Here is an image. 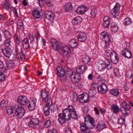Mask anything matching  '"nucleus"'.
<instances>
[{"mask_svg": "<svg viewBox=\"0 0 133 133\" xmlns=\"http://www.w3.org/2000/svg\"><path fill=\"white\" fill-rule=\"evenodd\" d=\"M45 17L46 20L45 19L46 22L47 20L51 21L53 20L55 16V14L52 11H47L45 12Z\"/></svg>", "mask_w": 133, "mask_h": 133, "instance_id": "8", "label": "nucleus"}, {"mask_svg": "<svg viewBox=\"0 0 133 133\" xmlns=\"http://www.w3.org/2000/svg\"><path fill=\"white\" fill-rule=\"evenodd\" d=\"M126 48H125L122 51V55L125 58H131V54Z\"/></svg>", "mask_w": 133, "mask_h": 133, "instance_id": "19", "label": "nucleus"}, {"mask_svg": "<svg viewBox=\"0 0 133 133\" xmlns=\"http://www.w3.org/2000/svg\"><path fill=\"white\" fill-rule=\"evenodd\" d=\"M94 119L92 118H89V117H86L85 119V122H86L87 123H89L91 126V128H93L95 127L94 124Z\"/></svg>", "mask_w": 133, "mask_h": 133, "instance_id": "22", "label": "nucleus"}, {"mask_svg": "<svg viewBox=\"0 0 133 133\" xmlns=\"http://www.w3.org/2000/svg\"><path fill=\"white\" fill-rule=\"evenodd\" d=\"M15 64L12 61H7L6 62V66L8 69H11L15 66Z\"/></svg>", "mask_w": 133, "mask_h": 133, "instance_id": "27", "label": "nucleus"}, {"mask_svg": "<svg viewBox=\"0 0 133 133\" xmlns=\"http://www.w3.org/2000/svg\"><path fill=\"white\" fill-rule=\"evenodd\" d=\"M51 122L49 120H46L44 122V125L43 126V128H48L51 125Z\"/></svg>", "mask_w": 133, "mask_h": 133, "instance_id": "48", "label": "nucleus"}, {"mask_svg": "<svg viewBox=\"0 0 133 133\" xmlns=\"http://www.w3.org/2000/svg\"><path fill=\"white\" fill-rule=\"evenodd\" d=\"M39 120L36 118H32L28 123V125L31 127H33L35 126L38 125L39 123Z\"/></svg>", "mask_w": 133, "mask_h": 133, "instance_id": "14", "label": "nucleus"}, {"mask_svg": "<svg viewBox=\"0 0 133 133\" xmlns=\"http://www.w3.org/2000/svg\"><path fill=\"white\" fill-rule=\"evenodd\" d=\"M45 1L48 6L52 7L53 5L50 0H45Z\"/></svg>", "mask_w": 133, "mask_h": 133, "instance_id": "58", "label": "nucleus"}, {"mask_svg": "<svg viewBox=\"0 0 133 133\" xmlns=\"http://www.w3.org/2000/svg\"><path fill=\"white\" fill-rule=\"evenodd\" d=\"M131 23V21L129 18H128L124 19V23L125 25L130 24Z\"/></svg>", "mask_w": 133, "mask_h": 133, "instance_id": "51", "label": "nucleus"}, {"mask_svg": "<svg viewBox=\"0 0 133 133\" xmlns=\"http://www.w3.org/2000/svg\"><path fill=\"white\" fill-rule=\"evenodd\" d=\"M77 115L72 106H69L68 108L63 110L62 113L59 114V122L61 124L64 123L65 121L70 120L71 117L76 119Z\"/></svg>", "mask_w": 133, "mask_h": 133, "instance_id": "1", "label": "nucleus"}, {"mask_svg": "<svg viewBox=\"0 0 133 133\" xmlns=\"http://www.w3.org/2000/svg\"><path fill=\"white\" fill-rule=\"evenodd\" d=\"M23 46L25 49H28L30 47L29 42V40L27 38H25L23 41Z\"/></svg>", "mask_w": 133, "mask_h": 133, "instance_id": "23", "label": "nucleus"}, {"mask_svg": "<svg viewBox=\"0 0 133 133\" xmlns=\"http://www.w3.org/2000/svg\"><path fill=\"white\" fill-rule=\"evenodd\" d=\"M103 62L106 65V67L108 69L110 70L112 68V64L111 63H110V62L108 59H106L104 62Z\"/></svg>", "mask_w": 133, "mask_h": 133, "instance_id": "36", "label": "nucleus"}, {"mask_svg": "<svg viewBox=\"0 0 133 133\" xmlns=\"http://www.w3.org/2000/svg\"><path fill=\"white\" fill-rule=\"evenodd\" d=\"M38 2L39 5L41 7L44 5V2L43 0H38Z\"/></svg>", "mask_w": 133, "mask_h": 133, "instance_id": "60", "label": "nucleus"}, {"mask_svg": "<svg viewBox=\"0 0 133 133\" xmlns=\"http://www.w3.org/2000/svg\"><path fill=\"white\" fill-rule=\"evenodd\" d=\"M117 54H115V55H114L110 58L112 62L114 64H116L118 63L119 58L117 56Z\"/></svg>", "mask_w": 133, "mask_h": 133, "instance_id": "29", "label": "nucleus"}, {"mask_svg": "<svg viewBox=\"0 0 133 133\" xmlns=\"http://www.w3.org/2000/svg\"><path fill=\"white\" fill-rule=\"evenodd\" d=\"M111 109L112 110V112L116 114L117 113L119 110L118 107L115 105H112L111 106Z\"/></svg>", "mask_w": 133, "mask_h": 133, "instance_id": "42", "label": "nucleus"}, {"mask_svg": "<svg viewBox=\"0 0 133 133\" xmlns=\"http://www.w3.org/2000/svg\"><path fill=\"white\" fill-rule=\"evenodd\" d=\"M101 39H104L105 45L103 47L106 49L105 50L107 56L110 57V58L114 55H115V54L117 53L116 52L113 51H111L110 49H107L111 42L109 34L105 32H103L101 33Z\"/></svg>", "mask_w": 133, "mask_h": 133, "instance_id": "2", "label": "nucleus"}, {"mask_svg": "<svg viewBox=\"0 0 133 133\" xmlns=\"http://www.w3.org/2000/svg\"><path fill=\"white\" fill-rule=\"evenodd\" d=\"M71 98L74 102L77 101L78 97L76 93H74L72 94L70 97Z\"/></svg>", "mask_w": 133, "mask_h": 133, "instance_id": "46", "label": "nucleus"}, {"mask_svg": "<svg viewBox=\"0 0 133 133\" xmlns=\"http://www.w3.org/2000/svg\"><path fill=\"white\" fill-rule=\"evenodd\" d=\"M15 109V116L17 118H21L24 115L25 111L23 108L18 106Z\"/></svg>", "mask_w": 133, "mask_h": 133, "instance_id": "4", "label": "nucleus"}, {"mask_svg": "<svg viewBox=\"0 0 133 133\" xmlns=\"http://www.w3.org/2000/svg\"><path fill=\"white\" fill-rule=\"evenodd\" d=\"M96 94V91L94 89H90L89 91V97H94Z\"/></svg>", "mask_w": 133, "mask_h": 133, "instance_id": "49", "label": "nucleus"}, {"mask_svg": "<svg viewBox=\"0 0 133 133\" xmlns=\"http://www.w3.org/2000/svg\"><path fill=\"white\" fill-rule=\"evenodd\" d=\"M70 78L71 81L74 83H78L81 79V75L76 72L71 75Z\"/></svg>", "mask_w": 133, "mask_h": 133, "instance_id": "6", "label": "nucleus"}, {"mask_svg": "<svg viewBox=\"0 0 133 133\" xmlns=\"http://www.w3.org/2000/svg\"><path fill=\"white\" fill-rule=\"evenodd\" d=\"M65 74L67 75V76H70L74 74L72 71L70 69H67L65 70Z\"/></svg>", "mask_w": 133, "mask_h": 133, "instance_id": "53", "label": "nucleus"}, {"mask_svg": "<svg viewBox=\"0 0 133 133\" xmlns=\"http://www.w3.org/2000/svg\"><path fill=\"white\" fill-rule=\"evenodd\" d=\"M121 112L122 113V116L118 120V123L120 124H124L125 121V118L129 115L127 113L126 114L124 113L123 110H121Z\"/></svg>", "mask_w": 133, "mask_h": 133, "instance_id": "10", "label": "nucleus"}, {"mask_svg": "<svg viewBox=\"0 0 133 133\" xmlns=\"http://www.w3.org/2000/svg\"><path fill=\"white\" fill-rule=\"evenodd\" d=\"M48 92L45 90H42L41 91V95L42 99L44 102L48 103H51V101L52 99L50 97H49Z\"/></svg>", "mask_w": 133, "mask_h": 133, "instance_id": "3", "label": "nucleus"}, {"mask_svg": "<svg viewBox=\"0 0 133 133\" xmlns=\"http://www.w3.org/2000/svg\"><path fill=\"white\" fill-rule=\"evenodd\" d=\"M69 45L71 47H75L77 45V41L75 39H72L69 41Z\"/></svg>", "mask_w": 133, "mask_h": 133, "instance_id": "30", "label": "nucleus"}, {"mask_svg": "<svg viewBox=\"0 0 133 133\" xmlns=\"http://www.w3.org/2000/svg\"><path fill=\"white\" fill-rule=\"evenodd\" d=\"M87 8L84 6H81L78 7L76 10V12L80 14H83L87 11Z\"/></svg>", "mask_w": 133, "mask_h": 133, "instance_id": "17", "label": "nucleus"}, {"mask_svg": "<svg viewBox=\"0 0 133 133\" xmlns=\"http://www.w3.org/2000/svg\"><path fill=\"white\" fill-rule=\"evenodd\" d=\"M17 101L18 103L21 105H24L26 103L28 99L26 96H21L17 98Z\"/></svg>", "mask_w": 133, "mask_h": 133, "instance_id": "12", "label": "nucleus"}, {"mask_svg": "<svg viewBox=\"0 0 133 133\" xmlns=\"http://www.w3.org/2000/svg\"><path fill=\"white\" fill-rule=\"evenodd\" d=\"M3 34L4 35V36L5 38H11V35L10 32L6 30H4L3 31Z\"/></svg>", "mask_w": 133, "mask_h": 133, "instance_id": "45", "label": "nucleus"}, {"mask_svg": "<svg viewBox=\"0 0 133 133\" xmlns=\"http://www.w3.org/2000/svg\"><path fill=\"white\" fill-rule=\"evenodd\" d=\"M110 20L109 17L107 16H105L103 18L102 24L106 28H108L110 25Z\"/></svg>", "mask_w": 133, "mask_h": 133, "instance_id": "20", "label": "nucleus"}, {"mask_svg": "<svg viewBox=\"0 0 133 133\" xmlns=\"http://www.w3.org/2000/svg\"><path fill=\"white\" fill-rule=\"evenodd\" d=\"M97 12V10L95 9H93L91 10L90 14L91 17L95 18L96 17Z\"/></svg>", "mask_w": 133, "mask_h": 133, "instance_id": "54", "label": "nucleus"}, {"mask_svg": "<svg viewBox=\"0 0 133 133\" xmlns=\"http://www.w3.org/2000/svg\"><path fill=\"white\" fill-rule=\"evenodd\" d=\"M36 102V99L32 98V100L28 101L27 103V105L30 111H32L35 108Z\"/></svg>", "mask_w": 133, "mask_h": 133, "instance_id": "7", "label": "nucleus"}, {"mask_svg": "<svg viewBox=\"0 0 133 133\" xmlns=\"http://www.w3.org/2000/svg\"><path fill=\"white\" fill-rule=\"evenodd\" d=\"M77 38L78 41L81 42H83L86 39V35L84 32H80L77 35Z\"/></svg>", "mask_w": 133, "mask_h": 133, "instance_id": "16", "label": "nucleus"}, {"mask_svg": "<svg viewBox=\"0 0 133 133\" xmlns=\"http://www.w3.org/2000/svg\"><path fill=\"white\" fill-rule=\"evenodd\" d=\"M97 88L98 91L101 93H105L107 91V86L106 84L104 82H102L101 85Z\"/></svg>", "mask_w": 133, "mask_h": 133, "instance_id": "11", "label": "nucleus"}, {"mask_svg": "<svg viewBox=\"0 0 133 133\" xmlns=\"http://www.w3.org/2000/svg\"><path fill=\"white\" fill-rule=\"evenodd\" d=\"M89 97L88 95L82 96L79 97L80 100H83L84 101V103H87L89 101Z\"/></svg>", "mask_w": 133, "mask_h": 133, "instance_id": "40", "label": "nucleus"}, {"mask_svg": "<svg viewBox=\"0 0 133 133\" xmlns=\"http://www.w3.org/2000/svg\"><path fill=\"white\" fill-rule=\"evenodd\" d=\"M88 123H87L86 122H82L80 123V129L81 130H84V127H86L88 126Z\"/></svg>", "mask_w": 133, "mask_h": 133, "instance_id": "50", "label": "nucleus"}, {"mask_svg": "<svg viewBox=\"0 0 133 133\" xmlns=\"http://www.w3.org/2000/svg\"><path fill=\"white\" fill-rule=\"evenodd\" d=\"M20 56V58L22 61L24 60L25 58V54L23 53V51L21 50V52L19 53Z\"/></svg>", "mask_w": 133, "mask_h": 133, "instance_id": "52", "label": "nucleus"}, {"mask_svg": "<svg viewBox=\"0 0 133 133\" xmlns=\"http://www.w3.org/2000/svg\"><path fill=\"white\" fill-rule=\"evenodd\" d=\"M65 70L64 68L59 66V76L60 77H63L65 74Z\"/></svg>", "mask_w": 133, "mask_h": 133, "instance_id": "34", "label": "nucleus"}, {"mask_svg": "<svg viewBox=\"0 0 133 133\" xmlns=\"http://www.w3.org/2000/svg\"><path fill=\"white\" fill-rule=\"evenodd\" d=\"M18 22L17 24L18 28L22 30H23L24 27L23 22L21 21H19Z\"/></svg>", "mask_w": 133, "mask_h": 133, "instance_id": "47", "label": "nucleus"}, {"mask_svg": "<svg viewBox=\"0 0 133 133\" xmlns=\"http://www.w3.org/2000/svg\"><path fill=\"white\" fill-rule=\"evenodd\" d=\"M65 133H72V131L70 128H66L65 130Z\"/></svg>", "mask_w": 133, "mask_h": 133, "instance_id": "64", "label": "nucleus"}, {"mask_svg": "<svg viewBox=\"0 0 133 133\" xmlns=\"http://www.w3.org/2000/svg\"><path fill=\"white\" fill-rule=\"evenodd\" d=\"M5 100H4L2 101L1 106L2 107H5L6 106V104L5 103Z\"/></svg>", "mask_w": 133, "mask_h": 133, "instance_id": "62", "label": "nucleus"}, {"mask_svg": "<svg viewBox=\"0 0 133 133\" xmlns=\"http://www.w3.org/2000/svg\"><path fill=\"white\" fill-rule=\"evenodd\" d=\"M48 133H57V131L55 129H50L49 130Z\"/></svg>", "mask_w": 133, "mask_h": 133, "instance_id": "63", "label": "nucleus"}, {"mask_svg": "<svg viewBox=\"0 0 133 133\" xmlns=\"http://www.w3.org/2000/svg\"><path fill=\"white\" fill-rule=\"evenodd\" d=\"M53 49L55 51H58V42L56 39L52 38L50 41Z\"/></svg>", "mask_w": 133, "mask_h": 133, "instance_id": "13", "label": "nucleus"}, {"mask_svg": "<svg viewBox=\"0 0 133 133\" xmlns=\"http://www.w3.org/2000/svg\"><path fill=\"white\" fill-rule=\"evenodd\" d=\"M106 65L104 64V62L102 63H99L97 66V68L100 71H103L105 69Z\"/></svg>", "mask_w": 133, "mask_h": 133, "instance_id": "35", "label": "nucleus"}, {"mask_svg": "<svg viewBox=\"0 0 133 133\" xmlns=\"http://www.w3.org/2000/svg\"><path fill=\"white\" fill-rule=\"evenodd\" d=\"M105 74H102L98 76V81H99L102 82L105 81Z\"/></svg>", "mask_w": 133, "mask_h": 133, "instance_id": "44", "label": "nucleus"}, {"mask_svg": "<svg viewBox=\"0 0 133 133\" xmlns=\"http://www.w3.org/2000/svg\"><path fill=\"white\" fill-rule=\"evenodd\" d=\"M110 93L115 96H118L119 94V92L117 89H112L110 91Z\"/></svg>", "mask_w": 133, "mask_h": 133, "instance_id": "43", "label": "nucleus"}, {"mask_svg": "<svg viewBox=\"0 0 133 133\" xmlns=\"http://www.w3.org/2000/svg\"><path fill=\"white\" fill-rule=\"evenodd\" d=\"M11 38H5L4 43V45L5 46L8 47L11 45Z\"/></svg>", "mask_w": 133, "mask_h": 133, "instance_id": "37", "label": "nucleus"}, {"mask_svg": "<svg viewBox=\"0 0 133 133\" xmlns=\"http://www.w3.org/2000/svg\"><path fill=\"white\" fill-rule=\"evenodd\" d=\"M120 6L119 4L117 3L114 8L111 10V13L113 17H115L119 15Z\"/></svg>", "mask_w": 133, "mask_h": 133, "instance_id": "5", "label": "nucleus"}, {"mask_svg": "<svg viewBox=\"0 0 133 133\" xmlns=\"http://www.w3.org/2000/svg\"><path fill=\"white\" fill-rule=\"evenodd\" d=\"M49 102L48 103L49 105V106L50 109L52 112H54L56 111H58V105L56 103L53 105L52 104V100L51 101V103L49 104Z\"/></svg>", "mask_w": 133, "mask_h": 133, "instance_id": "24", "label": "nucleus"}, {"mask_svg": "<svg viewBox=\"0 0 133 133\" xmlns=\"http://www.w3.org/2000/svg\"><path fill=\"white\" fill-rule=\"evenodd\" d=\"M70 52V49L68 46L65 47L61 50V53L64 57H66Z\"/></svg>", "mask_w": 133, "mask_h": 133, "instance_id": "21", "label": "nucleus"}, {"mask_svg": "<svg viewBox=\"0 0 133 133\" xmlns=\"http://www.w3.org/2000/svg\"><path fill=\"white\" fill-rule=\"evenodd\" d=\"M15 108L10 106L7 107L6 108V111L7 114L9 115H11L12 114L15 110Z\"/></svg>", "mask_w": 133, "mask_h": 133, "instance_id": "38", "label": "nucleus"}, {"mask_svg": "<svg viewBox=\"0 0 133 133\" xmlns=\"http://www.w3.org/2000/svg\"><path fill=\"white\" fill-rule=\"evenodd\" d=\"M5 75L2 72H0V82L3 81L5 79Z\"/></svg>", "mask_w": 133, "mask_h": 133, "instance_id": "56", "label": "nucleus"}, {"mask_svg": "<svg viewBox=\"0 0 133 133\" xmlns=\"http://www.w3.org/2000/svg\"><path fill=\"white\" fill-rule=\"evenodd\" d=\"M66 46L64 45V43L61 42H59V48L62 49L65 47H66Z\"/></svg>", "mask_w": 133, "mask_h": 133, "instance_id": "61", "label": "nucleus"}, {"mask_svg": "<svg viewBox=\"0 0 133 133\" xmlns=\"http://www.w3.org/2000/svg\"><path fill=\"white\" fill-rule=\"evenodd\" d=\"M89 125H88L86 127H84V130H81L82 132L86 131L87 133H90V129H91L90 128L91 127L89 126Z\"/></svg>", "mask_w": 133, "mask_h": 133, "instance_id": "55", "label": "nucleus"}, {"mask_svg": "<svg viewBox=\"0 0 133 133\" xmlns=\"http://www.w3.org/2000/svg\"><path fill=\"white\" fill-rule=\"evenodd\" d=\"M15 39V42L17 45H19L20 43V41L18 38L16 36H15L14 37Z\"/></svg>", "mask_w": 133, "mask_h": 133, "instance_id": "57", "label": "nucleus"}, {"mask_svg": "<svg viewBox=\"0 0 133 133\" xmlns=\"http://www.w3.org/2000/svg\"><path fill=\"white\" fill-rule=\"evenodd\" d=\"M82 18L80 16L74 18L72 21V23L74 25H77L81 23Z\"/></svg>", "mask_w": 133, "mask_h": 133, "instance_id": "26", "label": "nucleus"}, {"mask_svg": "<svg viewBox=\"0 0 133 133\" xmlns=\"http://www.w3.org/2000/svg\"><path fill=\"white\" fill-rule=\"evenodd\" d=\"M111 29L112 31L115 32L117 31L118 28L116 24L112 22L111 24Z\"/></svg>", "mask_w": 133, "mask_h": 133, "instance_id": "32", "label": "nucleus"}, {"mask_svg": "<svg viewBox=\"0 0 133 133\" xmlns=\"http://www.w3.org/2000/svg\"><path fill=\"white\" fill-rule=\"evenodd\" d=\"M2 52L4 56L8 58L9 57L11 56V53L8 48L4 49L2 50Z\"/></svg>", "mask_w": 133, "mask_h": 133, "instance_id": "25", "label": "nucleus"}, {"mask_svg": "<svg viewBox=\"0 0 133 133\" xmlns=\"http://www.w3.org/2000/svg\"><path fill=\"white\" fill-rule=\"evenodd\" d=\"M90 59L89 57L87 55H85L82 59V61L84 64L87 63L90 64V63H90Z\"/></svg>", "mask_w": 133, "mask_h": 133, "instance_id": "41", "label": "nucleus"}, {"mask_svg": "<svg viewBox=\"0 0 133 133\" xmlns=\"http://www.w3.org/2000/svg\"><path fill=\"white\" fill-rule=\"evenodd\" d=\"M87 69V66L83 65L77 67L76 69V72L80 75L83 73Z\"/></svg>", "mask_w": 133, "mask_h": 133, "instance_id": "15", "label": "nucleus"}, {"mask_svg": "<svg viewBox=\"0 0 133 133\" xmlns=\"http://www.w3.org/2000/svg\"><path fill=\"white\" fill-rule=\"evenodd\" d=\"M48 103H47L44 105L43 108L44 114L46 116H49L50 113V109Z\"/></svg>", "mask_w": 133, "mask_h": 133, "instance_id": "18", "label": "nucleus"}, {"mask_svg": "<svg viewBox=\"0 0 133 133\" xmlns=\"http://www.w3.org/2000/svg\"><path fill=\"white\" fill-rule=\"evenodd\" d=\"M121 105L122 107L124 108L123 110H122L124 111V113L125 114H126L127 113L128 114H129L131 109L129 105L126 102H124L122 103Z\"/></svg>", "mask_w": 133, "mask_h": 133, "instance_id": "9", "label": "nucleus"}, {"mask_svg": "<svg viewBox=\"0 0 133 133\" xmlns=\"http://www.w3.org/2000/svg\"><path fill=\"white\" fill-rule=\"evenodd\" d=\"M106 127V125L104 122L98 124L96 127L98 131H101L104 128H105Z\"/></svg>", "mask_w": 133, "mask_h": 133, "instance_id": "31", "label": "nucleus"}, {"mask_svg": "<svg viewBox=\"0 0 133 133\" xmlns=\"http://www.w3.org/2000/svg\"><path fill=\"white\" fill-rule=\"evenodd\" d=\"M73 7L72 4L70 3H68L65 4L64 6L65 10L66 11H69L72 10Z\"/></svg>", "mask_w": 133, "mask_h": 133, "instance_id": "28", "label": "nucleus"}, {"mask_svg": "<svg viewBox=\"0 0 133 133\" xmlns=\"http://www.w3.org/2000/svg\"><path fill=\"white\" fill-rule=\"evenodd\" d=\"M126 75L128 78H133V72L132 70L129 69L126 72Z\"/></svg>", "mask_w": 133, "mask_h": 133, "instance_id": "39", "label": "nucleus"}, {"mask_svg": "<svg viewBox=\"0 0 133 133\" xmlns=\"http://www.w3.org/2000/svg\"><path fill=\"white\" fill-rule=\"evenodd\" d=\"M32 15L35 18L37 19L40 18L42 17L40 14V12L37 10H35L33 12Z\"/></svg>", "mask_w": 133, "mask_h": 133, "instance_id": "33", "label": "nucleus"}, {"mask_svg": "<svg viewBox=\"0 0 133 133\" xmlns=\"http://www.w3.org/2000/svg\"><path fill=\"white\" fill-rule=\"evenodd\" d=\"M84 114H87L88 111V107H85L82 108Z\"/></svg>", "mask_w": 133, "mask_h": 133, "instance_id": "59", "label": "nucleus"}]
</instances>
